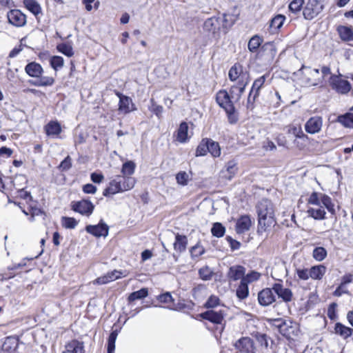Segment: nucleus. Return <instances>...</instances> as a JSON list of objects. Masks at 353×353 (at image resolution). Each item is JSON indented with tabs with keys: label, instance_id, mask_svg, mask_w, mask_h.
<instances>
[{
	"label": "nucleus",
	"instance_id": "obj_50",
	"mask_svg": "<svg viewBox=\"0 0 353 353\" xmlns=\"http://www.w3.org/2000/svg\"><path fill=\"white\" fill-rule=\"evenodd\" d=\"M50 65L54 70H58L63 65V59L60 56H52L50 60Z\"/></svg>",
	"mask_w": 353,
	"mask_h": 353
},
{
	"label": "nucleus",
	"instance_id": "obj_1",
	"mask_svg": "<svg viewBox=\"0 0 353 353\" xmlns=\"http://www.w3.org/2000/svg\"><path fill=\"white\" fill-rule=\"evenodd\" d=\"M258 214V233L265 232L275 225L274 210L272 202L268 199L261 200L256 206Z\"/></svg>",
	"mask_w": 353,
	"mask_h": 353
},
{
	"label": "nucleus",
	"instance_id": "obj_45",
	"mask_svg": "<svg viewBox=\"0 0 353 353\" xmlns=\"http://www.w3.org/2000/svg\"><path fill=\"white\" fill-rule=\"evenodd\" d=\"M211 232L214 236L220 238L225 234V228L223 225L222 223L216 222L212 225Z\"/></svg>",
	"mask_w": 353,
	"mask_h": 353
},
{
	"label": "nucleus",
	"instance_id": "obj_19",
	"mask_svg": "<svg viewBox=\"0 0 353 353\" xmlns=\"http://www.w3.org/2000/svg\"><path fill=\"white\" fill-rule=\"evenodd\" d=\"M62 353H85L83 343L72 340L65 345V350Z\"/></svg>",
	"mask_w": 353,
	"mask_h": 353
},
{
	"label": "nucleus",
	"instance_id": "obj_60",
	"mask_svg": "<svg viewBox=\"0 0 353 353\" xmlns=\"http://www.w3.org/2000/svg\"><path fill=\"white\" fill-rule=\"evenodd\" d=\"M260 277V274L256 272H252L248 274L242 278L243 281H245L248 284L249 283L253 282L254 281H257Z\"/></svg>",
	"mask_w": 353,
	"mask_h": 353
},
{
	"label": "nucleus",
	"instance_id": "obj_2",
	"mask_svg": "<svg viewBox=\"0 0 353 353\" xmlns=\"http://www.w3.org/2000/svg\"><path fill=\"white\" fill-rule=\"evenodd\" d=\"M326 0H307L303 8V15L306 20H312L324 9Z\"/></svg>",
	"mask_w": 353,
	"mask_h": 353
},
{
	"label": "nucleus",
	"instance_id": "obj_48",
	"mask_svg": "<svg viewBox=\"0 0 353 353\" xmlns=\"http://www.w3.org/2000/svg\"><path fill=\"white\" fill-rule=\"evenodd\" d=\"M265 81V76L260 77L257 79H256L252 86L251 92H253L255 95H258L259 94V90L261 88L263 85Z\"/></svg>",
	"mask_w": 353,
	"mask_h": 353
},
{
	"label": "nucleus",
	"instance_id": "obj_11",
	"mask_svg": "<svg viewBox=\"0 0 353 353\" xmlns=\"http://www.w3.org/2000/svg\"><path fill=\"white\" fill-rule=\"evenodd\" d=\"M323 126V119L319 116L310 118L305 123V131L311 134L319 133Z\"/></svg>",
	"mask_w": 353,
	"mask_h": 353
},
{
	"label": "nucleus",
	"instance_id": "obj_5",
	"mask_svg": "<svg viewBox=\"0 0 353 353\" xmlns=\"http://www.w3.org/2000/svg\"><path fill=\"white\" fill-rule=\"evenodd\" d=\"M71 209L81 215L90 216L94 211V205L90 200L82 199L71 202Z\"/></svg>",
	"mask_w": 353,
	"mask_h": 353
},
{
	"label": "nucleus",
	"instance_id": "obj_29",
	"mask_svg": "<svg viewBox=\"0 0 353 353\" xmlns=\"http://www.w3.org/2000/svg\"><path fill=\"white\" fill-rule=\"evenodd\" d=\"M245 72H243V66L239 63H235L229 70L228 77L230 81H235L243 76Z\"/></svg>",
	"mask_w": 353,
	"mask_h": 353
},
{
	"label": "nucleus",
	"instance_id": "obj_38",
	"mask_svg": "<svg viewBox=\"0 0 353 353\" xmlns=\"http://www.w3.org/2000/svg\"><path fill=\"white\" fill-rule=\"evenodd\" d=\"M321 204H323V205L326 208L327 211L332 215L335 214L336 211L334 209V205L332 201V199L329 196L325 194H321Z\"/></svg>",
	"mask_w": 353,
	"mask_h": 353
},
{
	"label": "nucleus",
	"instance_id": "obj_27",
	"mask_svg": "<svg viewBox=\"0 0 353 353\" xmlns=\"http://www.w3.org/2000/svg\"><path fill=\"white\" fill-rule=\"evenodd\" d=\"M117 179L121 181L122 192L132 189L136 183L134 178L131 176L117 175Z\"/></svg>",
	"mask_w": 353,
	"mask_h": 353
},
{
	"label": "nucleus",
	"instance_id": "obj_28",
	"mask_svg": "<svg viewBox=\"0 0 353 353\" xmlns=\"http://www.w3.org/2000/svg\"><path fill=\"white\" fill-rule=\"evenodd\" d=\"M337 32L341 40L344 41H353V30L352 28L340 26L337 28Z\"/></svg>",
	"mask_w": 353,
	"mask_h": 353
},
{
	"label": "nucleus",
	"instance_id": "obj_56",
	"mask_svg": "<svg viewBox=\"0 0 353 353\" xmlns=\"http://www.w3.org/2000/svg\"><path fill=\"white\" fill-rule=\"evenodd\" d=\"M190 178L188 173L184 171L179 172L176 175V182L183 186L186 185L188 183Z\"/></svg>",
	"mask_w": 353,
	"mask_h": 353
},
{
	"label": "nucleus",
	"instance_id": "obj_4",
	"mask_svg": "<svg viewBox=\"0 0 353 353\" xmlns=\"http://www.w3.org/2000/svg\"><path fill=\"white\" fill-rule=\"evenodd\" d=\"M272 325L286 338H290L295 332L296 327L292 321L283 319H275L272 321Z\"/></svg>",
	"mask_w": 353,
	"mask_h": 353
},
{
	"label": "nucleus",
	"instance_id": "obj_3",
	"mask_svg": "<svg viewBox=\"0 0 353 353\" xmlns=\"http://www.w3.org/2000/svg\"><path fill=\"white\" fill-rule=\"evenodd\" d=\"M341 77V74L339 75L332 74L329 79V84L336 92L346 94L350 91L352 85L347 80L342 79Z\"/></svg>",
	"mask_w": 353,
	"mask_h": 353
},
{
	"label": "nucleus",
	"instance_id": "obj_43",
	"mask_svg": "<svg viewBox=\"0 0 353 353\" xmlns=\"http://www.w3.org/2000/svg\"><path fill=\"white\" fill-rule=\"evenodd\" d=\"M199 275L201 279L203 281H209L212 279L214 275V272L210 267L205 265L199 270Z\"/></svg>",
	"mask_w": 353,
	"mask_h": 353
},
{
	"label": "nucleus",
	"instance_id": "obj_52",
	"mask_svg": "<svg viewBox=\"0 0 353 353\" xmlns=\"http://www.w3.org/2000/svg\"><path fill=\"white\" fill-rule=\"evenodd\" d=\"M327 256V251L323 247L316 248L313 251V257L319 261H323Z\"/></svg>",
	"mask_w": 353,
	"mask_h": 353
},
{
	"label": "nucleus",
	"instance_id": "obj_37",
	"mask_svg": "<svg viewBox=\"0 0 353 353\" xmlns=\"http://www.w3.org/2000/svg\"><path fill=\"white\" fill-rule=\"evenodd\" d=\"M208 138H205L201 140L196 148L195 153L196 157H203L207 154L208 152Z\"/></svg>",
	"mask_w": 353,
	"mask_h": 353
},
{
	"label": "nucleus",
	"instance_id": "obj_40",
	"mask_svg": "<svg viewBox=\"0 0 353 353\" xmlns=\"http://www.w3.org/2000/svg\"><path fill=\"white\" fill-rule=\"evenodd\" d=\"M249 294L248 283L241 280L240 284L236 289V296L240 299H245Z\"/></svg>",
	"mask_w": 353,
	"mask_h": 353
},
{
	"label": "nucleus",
	"instance_id": "obj_7",
	"mask_svg": "<svg viewBox=\"0 0 353 353\" xmlns=\"http://www.w3.org/2000/svg\"><path fill=\"white\" fill-rule=\"evenodd\" d=\"M225 312L223 310H208L201 314V317L214 324L223 325L225 323Z\"/></svg>",
	"mask_w": 353,
	"mask_h": 353
},
{
	"label": "nucleus",
	"instance_id": "obj_42",
	"mask_svg": "<svg viewBox=\"0 0 353 353\" xmlns=\"http://www.w3.org/2000/svg\"><path fill=\"white\" fill-rule=\"evenodd\" d=\"M208 152H210L213 157H219L221 155V148L219 143L209 139Z\"/></svg>",
	"mask_w": 353,
	"mask_h": 353
},
{
	"label": "nucleus",
	"instance_id": "obj_46",
	"mask_svg": "<svg viewBox=\"0 0 353 353\" xmlns=\"http://www.w3.org/2000/svg\"><path fill=\"white\" fill-rule=\"evenodd\" d=\"M135 163L132 161L124 163L122 165L121 172L123 176H129L134 172Z\"/></svg>",
	"mask_w": 353,
	"mask_h": 353
},
{
	"label": "nucleus",
	"instance_id": "obj_49",
	"mask_svg": "<svg viewBox=\"0 0 353 353\" xmlns=\"http://www.w3.org/2000/svg\"><path fill=\"white\" fill-rule=\"evenodd\" d=\"M61 224L65 228L73 229L77 225L78 221L73 217L63 216Z\"/></svg>",
	"mask_w": 353,
	"mask_h": 353
},
{
	"label": "nucleus",
	"instance_id": "obj_20",
	"mask_svg": "<svg viewBox=\"0 0 353 353\" xmlns=\"http://www.w3.org/2000/svg\"><path fill=\"white\" fill-rule=\"evenodd\" d=\"M119 192H122V188H121V181H119L117 176H116L114 179L110 181L109 185L103 190V195L107 197Z\"/></svg>",
	"mask_w": 353,
	"mask_h": 353
},
{
	"label": "nucleus",
	"instance_id": "obj_31",
	"mask_svg": "<svg viewBox=\"0 0 353 353\" xmlns=\"http://www.w3.org/2000/svg\"><path fill=\"white\" fill-rule=\"evenodd\" d=\"M188 125L185 121L179 125L176 131V140L180 143H185L188 140Z\"/></svg>",
	"mask_w": 353,
	"mask_h": 353
},
{
	"label": "nucleus",
	"instance_id": "obj_36",
	"mask_svg": "<svg viewBox=\"0 0 353 353\" xmlns=\"http://www.w3.org/2000/svg\"><path fill=\"white\" fill-rule=\"evenodd\" d=\"M307 213L310 216L317 220H322L325 219V211L323 206H319V208H310L307 210Z\"/></svg>",
	"mask_w": 353,
	"mask_h": 353
},
{
	"label": "nucleus",
	"instance_id": "obj_54",
	"mask_svg": "<svg viewBox=\"0 0 353 353\" xmlns=\"http://www.w3.org/2000/svg\"><path fill=\"white\" fill-rule=\"evenodd\" d=\"M236 83L232 87L241 88L245 89L246 86L250 82V78L248 73L245 72V74L240 77V79L236 80Z\"/></svg>",
	"mask_w": 353,
	"mask_h": 353
},
{
	"label": "nucleus",
	"instance_id": "obj_41",
	"mask_svg": "<svg viewBox=\"0 0 353 353\" xmlns=\"http://www.w3.org/2000/svg\"><path fill=\"white\" fill-rule=\"evenodd\" d=\"M118 336V330H113L108 339L107 352L108 353H114L115 350V342Z\"/></svg>",
	"mask_w": 353,
	"mask_h": 353
},
{
	"label": "nucleus",
	"instance_id": "obj_23",
	"mask_svg": "<svg viewBox=\"0 0 353 353\" xmlns=\"http://www.w3.org/2000/svg\"><path fill=\"white\" fill-rule=\"evenodd\" d=\"M245 268L241 265H234L230 268L228 276L230 279L237 281L244 277Z\"/></svg>",
	"mask_w": 353,
	"mask_h": 353
},
{
	"label": "nucleus",
	"instance_id": "obj_58",
	"mask_svg": "<svg viewBox=\"0 0 353 353\" xmlns=\"http://www.w3.org/2000/svg\"><path fill=\"white\" fill-rule=\"evenodd\" d=\"M230 94L231 97L236 99V101H239L243 93L245 92V89H243L241 88H237V87H231L230 88Z\"/></svg>",
	"mask_w": 353,
	"mask_h": 353
},
{
	"label": "nucleus",
	"instance_id": "obj_6",
	"mask_svg": "<svg viewBox=\"0 0 353 353\" xmlns=\"http://www.w3.org/2000/svg\"><path fill=\"white\" fill-rule=\"evenodd\" d=\"M203 28L205 32L212 34L213 37H219V32L222 30L221 17L214 16L207 19L203 23Z\"/></svg>",
	"mask_w": 353,
	"mask_h": 353
},
{
	"label": "nucleus",
	"instance_id": "obj_39",
	"mask_svg": "<svg viewBox=\"0 0 353 353\" xmlns=\"http://www.w3.org/2000/svg\"><path fill=\"white\" fill-rule=\"evenodd\" d=\"M263 42V39L258 35L253 36L248 42V50L251 52H256Z\"/></svg>",
	"mask_w": 353,
	"mask_h": 353
},
{
	"label": "nucleus",
	"instance_id": "obj_21",
	"mask_svg": "<svg viewBox=\"0 0 353 353\" xmlns=\"http://www.w3.org/2000/svg\"><path fill=\"white\" fill-rule=\"evenodd\" d=\"M353 328L344 325L341 323H336L334 325V333L340 336L344 340H347L352 336Z\"/></svg>",
	"mask_w": 353,
	"mask_h": 353
},
{
	"label": "nucleus",
	"instance_id": "obj_22",
	"mask_svg": "<svg viewBox=\"0 0 353 353\" xmlns=\"http://www.w3.org/2000/svg\"><path fill=\"white\" fill-rule=\"evenodd\" d=\"M25 71L30 77H39L43 73V68L39 63L31 62L25 67Z\"/></svg>",
	"mask_w": 353,
	"mask_h": 353
},
{
	"label": "nucleus",
	"instance_id": "obj_64",
	"mask_svg": "<svg viewBox=\"0 0 353 353\" xmlns=\"http://www.w3.org/2000/svg\"><path fill=\"white\" fill-rule=\"evenodd\" d=\"M157 300L163 303H168L173 301V299L170 292H165L164 294H160L157 296Z\"/></svg>",
	"mask_w": 353,
	"mask_h": 353
},
{
	"label": "nucleus",
	"instance_id": "obj_9",
	"mask_svg": "<svg viewBox=\"0 0 353 353\" xmlns=\"http://www.w3.org/2000/svg\"><path fill=\"white\" fill-rule=\"evenodd\" d=\"M85 230L96 237H105L108 234L109 227L103 220H101L97 225H87Z\"/></svg>",
	"mask_w": 353,
	"mask_h": 353
},
{
	"label": "nucleus",
	"instance_id": "obj_33",
	"mask_svg": "<svg viewBox=\"0 0 353 353\" xmlns=\"http://www.w3.org/2000/svg\"><path fill=\"white\" fill-rule=\"evenodd\" d=\"M23 4L35 17L41 13V7L35 0H23Z\"/></svg>",
	"mask_w": 353,
	"mask_h": 353
},
{
	"label": "nucleus",
	"instance_id": "obj_16",
	"mask_svg": "<svg viewBox=\"0 0 353 353\" xmlns=\"http://www.w3.org/2000/svg\"><path fill=\"white\" fill-rule=\"evenodd\" d=\"M45 132L48 137L52 138L58 137L61 132V127L57 121H50L44 127Z\"/></svg>",
	"mask_w": 353,
	"mask_h": 353
},
{
	"label": "nucleus",
	"instance_id": "obj_30",
	"mask_svg": "<svg viewBox=\"0 0 353 353\" xmlns=\"http://www.w3.org/2000/svg\"><path fill=\"white\" fill-rule=\"evenodd\" d=\"M336 121L345 128H353V112L338 116Z\"/></svg>",
	"mask_w": 353,
	"mask_h": 353
},
{
	"label": "nucleus",
	"instance_id": "obj_44",
	"mask_svg": "<svg viewBox=\"0 0 353 353\" xmlns=\"http://www.w3.org/2000/svg\"><path fill=\"white\" fill-rule=\"evenodd\" d=\"M57 50L63 54L64 55L71 57L74 54V51L72 46L69 43H61L57 45Z\"/></svg>",
	"mask_w": 353,
	"mask_h": 353
},
{
	"label": "nucleus",
	"instance_id": "obj_53",
	"mask_svg": "<svg viewBox=\"0 0 353 353\" xmlns=\"http://www.w3.org/2000/svg\"><path fill=\"white\" fill-rule=\"evenodd\" d=\"M226 170L229 174L228 176L231 179L237 171V163L234 160L229 161L226 164Z\"/></svg>",
	"mask_w": 353,
	"mask_h": 353
},
{
	"label": "nucleus",
	"instance_id": "obj_12",
	"mask_svg": "<svg viewBox=\"0 0 353 353\" xmlns=\"http://www.w3.org/2000/svg\"><path fill=\"white\" fill-rule=\"evenodd\" d=\"M125 276V274H123V272L114 270L108 272L105 275L98 277L93 281V283L94 284L103 285L114 281Z\"/></svg>",
	"mask_w": 353,
	"mask_h": 353
},
{
	"label": "nucleus",
	"instance_id": "obj_51",
	"mask_svg": "<svg viewBox=\"0 0 353 353\" xmlns=\"http://www.w3.org/2000/svg\"><path fill=\"white\" fill-rule=\"evenodd\" d=\"M256 341L262 348L267 349L268 347V336L265 334L256 332L254 335Z\"/></svg>",
	"mask_w": 353,
	"mask_h": 353
},
{
	"label": "nucleus",
	"instance_id": "obj_32",
	"mask_svg": "<svg viewBox=\"0 0 353 353\" xmlns=\"http://www.w3.org/2000/svg\"><path fill=\"white\" fill-rule=\"evenodd\" d=\"M326 271V268L323 265H314L310 269V276L312 279L321 280Z\"/></svg>",
	"mask_w": 353,
	"mask_h": 353
},
{
	"label": "nucleus",
	"instance_id": "obj_59",
	"mask_svg": "<svg viewBox=\"0 0 353 353\" xmlns=\"http://www.w3.org/2000/svg\"><path fill=\"white\" fill-rule=\"evenodd\" d=\"M219 305V299L216 296H210L205 303V307L206 308H214Z\"/></svg>",
	"mask_w": 353,
	"mask_h": 353
},
{
	"label": "nucleus",
	"instance_id": "obj_8",
	"mask_svg": "<svg viewBox=\"0 0 353 353\" xmlns=\"http://www.w3.org/2000/svg\"><path fill=\"white\" fill-rule=\"evenodd\" d=\"M8 22L15 27H23L26 24V16L19 10H11L7 13Z\"/></svg>",
	"mask_w": 353,
	"mask_h": 353
},
{
	"label": "nucleus",
	"instance_id": "obj_63",
	"mask_svg": "<svg viewBox=\"0 0 353 353\" xmlns=\"http://www.w3.org/2000/svg\"><path fill=\"white\" fill-rule=\"evenodd\" d=\"M257 97L258 95H255L253 92H250L246 103V107L248 110H252L254 109V101Z\"/></svg>",
	"mask_w": 353,
	"mask_h": 353
},
{
	"label": "nucleus",
	"instance_id": "obj_10",
	"mask_svg": "<svg viewBox=\"0 0 353 353\" xmlns=\"http://www.w3.org/2000/svg\"><path fill=\"white\" fill-rule=\"evenodd\" d=\"M234 346L241 353H255L254 341L250 337H242L236 341Z\"/></svg>",
	"mask_w": 353,
	"mask_h": 353
},
{
	"label": "nucleus",
	"instance_id": "obj_34",
	"mask_svg": "<svg viewBox=\"0 0 353 353\" xmlns=\"http://www.w3.org/2000/svg\"><path fill=\"white\" fill-rule=\"evenodd\" d=\"M287 133L293 134L296 138L307 139V136L304 134L300 125H289L286 127Z\"/></svg>",
	"mask_w": 353,
	"mask_h": 353
},
{
	"label": "nucleus",
	"instance_id": "obj_24",
	"mask_svg": "<svg viewBox=\"0 0 353 353\" xmlns=\"http://www.w3.org/2000/svg\"><path fill=\"white\" fill-rule=\"evenodd\" d=\"M237 19L236 15L230 14H224L223 17H221V26L225 32H227L228 29L230 28Z\"/></svg>",
	"mask_w": 353,
	"mask_h": 353
},
{
	"label": "nucleus",
	"instance_id": "obj_15",
	"mask_svg": "<svg viewBox=\"0 0 353 353\" xmlns=\"http://www.w3.org/2000/svg\"><path fill=\"white\" fill-rule=\"evenodd\" d=\"M231 97L229 93L225 90H219L216 94V101L219 105L223 109L225 110L229 106H234Z\"/></svg>",
	"mask_w": 353,
	"mask_h": 353
},
{
	"label": "nucleus",
	"instance_id": "obj_13",
	"mask_svg": "<svg viewBox=\"0 0 353 353\" xmlns=\"http://www.w3.org/2000/svg\"><path fill=\"white\" fill-rule=\"evenodd\" d=\"M258 301L260 305L263 306H268L275 301V296L273 294L272 290L270 288H265L261 290L258 294Z\"/></svg>",
	"mask_w": 353,
	"mask_h": 353
},
{
	"label": "nucleus",
	"instance_id": "obj_14",
	"mask_svg": "<svg viewBox=\"0 0 353 353\" xmlns=\"http://www.w3.org/2000/svg\"><path fill=\"white\" fill-rule=\"evenodd\" d=\"M272 290L278 296L285 302H290L292 299V292L290 289L283 288V285L276 283L272 286Z\"/></svg>",
	"mask_w": 353,
	"mask_h": 353
},
{
	"label": "nucleus",
	"instance_id": "obj_57",
	"mask_svg": "<svg viewBox=\"0 0 353 353\" xmlns=\"http://www.w3.org/2000/svg\"><path fill=\"white\" fill-rule=\"evenodd\" d=\"M321 194L314 192L311 194L308 199V203L312 205L320 206L321 200Z\"/></svg>",
	"mask_w": 353,
	"mask_h": 353
},
{
	"label": "nucleus",
	"instance_id": "obj_35",
	"mask_svg": "<svg viewBox=\"0 0 353 353\" xmlns=\"http://www.w3.org/2000/svg\"><path fill=\"white\" fill-rule=\"evenodd\" d=\"M148 296V290L146 288H143L139 290L130 293L128 297L129 303L137 301L143 299Z\"/></svg>",
	"mask_w": 353,
	"mask_h": 353
},
{
	"label": "nucleus",
	"instance_id": "obj_47",
	"mask_svg": "<svg viewBox=\"0 0 353 353\" xmlns=\"http://www.w3.org/2000/svg\"><path fill=\"white\" fill-rule=\"evenodd\" d=\"M224 110L227 114L229 123L230 124H235L238 121L239 117L237 114L236 113L234 106H229L227 109Z\"/></svg>",
	"mask_w": 353,
	"mask_h": 353
},
{
	"label": "nucleus",
	"instance_id": "obj_25",
	"mask_svg": "<svg viewBox=\"0 0 353 353\" xmlns=\"http://www.w3.org/2000/svg\"><path fill=\"white\" fill-rule=\"evenodd\" d=\"M285 19V16L282 14H277L272 18L269 25L270 33L274 34L277 32V30L282 27Z\"/></svg>",
	"mask_w": 353,
	"mask_h": 353
},
{
	"label": "nucleus",
	"instance_id": "obj_62",
	"mask_svg": "<svg viewBox=\"0 0 353 353\" xmlns=\"http://www.w3.org/2000/svg\"><path fill=\"white\" fill-rule=\"evenodd\" d=\"M337 304L336 303H331L327 309V316L331 320H334L336 317V308Z\"/></svg>",
	"mask_w": 353,
	"mask_h": 353
},
{
	"label": "nucleus",
	"instance_id": "obj_55",
	"mask_svg": "<svg viewBox=\"0 0 353 353\" xmlns=\"http://www.w3.org/2000/svg\"><path fill=\"white\" fill-rule=\"evenodd\" d=\"M303 2V0H291L289 4L290 10L294 13L301 11Z\"/></svg>",
	"mask_w": 353,
	"mask_h": 353
},
{
	"label": "nucleus",
	"instance_id": "obj_17",
	"mask_svg": "<svg viewBox=\"0 0 353 353\" xmlns=\"http://www.w3.org/2000/svg\"><path fill=\"white\" fill-rule=\"evenodd\" d=\"M137 108L129 97H122L119 103V111L123 114H128Z\"/></svg>",
	"mask_w": 353,
	"mask_h": 353
},
{
	"label": "nucleus",
	"instance_id": "obj_26",
	"mask_svg": "<svg viewBox=\"0 0 353 353\" xmlns=\"http://www.w3.org/2000/svg\"><path fill=\"white\" fill-rule=\"evenodd\" d=\"M36 80H30L29 83L34 86L37 87H43V86H51L54 83V79L52 77L47 76H40L39 77H37Z\"/></svg>",
	"mask_w": 353,
	"mask_h": 353
},
{
	"label": "nucleus",
	"instance_id": "obj_18",
	"mask_svg": "<svg viewBox=\"0 0 353 353\" xmlns=\"http://www.w3.org/2000/svg\"><path fill=\"white\" fill-rule=\"evenodd\" d=\"M252 225L250 217L248 215L240 216L236 223V231L238 234L248 231Z\"/></svg>",
	"mask_w": 353,
	"mask_h": 353
},
{
	"label": "nucleus",
	"instance_id": "obj_61",
	"mask_svg": "<svg viewBox=\"0 0 353 353\" xmlns=\"http://www.w3.org/2000/svg\"><path fill=\"white\" fill-rule=\"evenodd\" d=\"M204 252V249L200 244H196L190 250V253L192 257H197Z\"/></svg>",
	"mask_w": 353,
	"mask_h": 353
}]
</instances>
